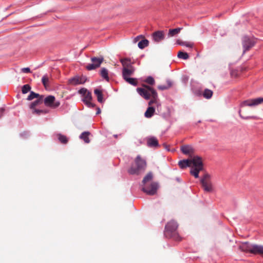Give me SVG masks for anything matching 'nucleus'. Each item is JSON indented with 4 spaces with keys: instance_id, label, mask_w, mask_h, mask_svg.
<instances>
[{
    "instance_id": "f257e3e1",
    "label": "nucleus",
    "mask_w": 263,
    "mask_h": 263,
    "mask_svg": "<svg viewBox=\"0 0 263 263\" xmlns=\"http://www.w3.org/2000/svg\"><path fill=\"white\" fill-rule=\"evenodd\" d=\"M153 174L149 172L143 178L142 181V190L148 195H154L156 194L158 184L156 182H152Z\"/></svg>"
},
{
    "instance_id": "f03ea898",
    "label": "nucleus",
    "mask_w": 263,
    "mask_h": 263,
    "mask_svg": "<svg viewBox=\"0 0 263 263\" xmlns=\"http://www.w3.org/2000/svg\"><path fill=\"white\" fill-rule=\"evenodd\" d=\"M190 161L191 166H192L190 173L195 178H198L199 172L204 170L202 158L198 156H196L193 157Z\"/></svg>"
},
{
    "instance_id": "7ed1b4c3",
    "label": "nucleus",
    "mask_w": 263,
    "mask_h": 263,
    "mask_svg": "<svg viewBox=\"0 0 263 263\" xmlns=\"http://www.w3.org/2000/svg\"><path fill=\"white\" fill-rule=\"evenodd\" d=\"M263 103V98H258L253 99H248L242 101L240 104V109L239 110V114L241 118L245 119H249L252 118L249 116H243L242 112L244 110V108L246 106L253 107L261 104Z\"/></svg>"
},
{
    "instance_id": "20e7f679",
    "label": "nucleus",
    "mask_w": 263,
    "mask_h": 263,
    "mask_svg": "<svg viewBox=\"0 0 263 263\" xmlns=\"http://www.w3.org/2000/svg\"><path fill=\"white\" fill-rule=\"evenodd\" d=\"M239 249L246 253H250L254 254H263V247L256 245H252L248 242L242 243L239 246Z\"/></svg>"
},
{
    "instance_id": "39448f33",
    "label": "nucleus",
    "mask_w": 263,
    "mask_h": 263,
    "mask_svg": "<svg viewBox=\"0 0 263 263\" xmlns=\"http://www.w3.org/2000/svg\"><path fill=\"white\" fill-rule=\"evenodd\" d=\"M135 163L136 167L131 166L128 171V172L131 175H139L143 172L146 168V163L145 161L139 156L137 157Z\"/></svg>"
},
{
    "instance_id": "423d86ee",
    "label": "nucleus",
    "mask_w": 263,
    "mask_h": 263,
    "mask_svg": "<svg viewBox=\"0 0 263 263\" xmlns=\"http://www.w3.org/2000/svg\"><path fill=\"white\" fill-rule=\"evenodd\" d=\"M178 224L177 222L174 220L168 222L165 228V235L166 237H173L176 240L178 239V234L177 232Z\"/></svg>"
},
{
    "instance_id": "0eeeda50",
    "label": "nucleus",
    "mask_w": 263,
    "mask_h": 263,
    "mask_svg": "<svg viewBox=\"0 0 263 263\" xmlns=\"http://www.w3.org/2000/svg\"><path fill=\"white\" fill-rule=\"evenodd\" d=\"M201 186L206 192H212L214 186L212 182V177L208 173H205L200 180Z\"/></svg>"
},
{
    "instance_id": "6e6552de",
    "label": "nucleus",
    "mask_w": 263,
    "mask_h": 263,
    "mask_svg": "<svg viewBox=\"0 0 263 263\" xmlns=\"http://www.w3.org/2000/svg\"><path fill=\"white\" fill-rule=\"evenodd\" d=\"M144 88H137V91L139 94L146 100H148L152 97V90H155L153 87L143 85Z\"/></svg>"
},
{
    "instance_id": "1a4fd4ad",
    "label": "nucleus",
    "mask_w": 263,
    "mask_h": 263,
    "mask_svg": "<svg viewBox=\"0 0 263 263\" xmlns=\"http://www.w3.org/2000/svg\"><path fill=\"white\" fill-rule=\"evenodd\" d=\"M104 59L103 57L96 58L92 57L91 59V64H89L86 66V69L88 70H91L100 67L101 64L103 62Z\"/></svg>"
},
{
    "instance_id": "9d476101",
    "label": "nucleus",
    "mask_w": 263,
    "mask_h": 263,
    "mask_svg": "<svg viewBox=\"0 0 263 263\" xmlns=\"http://www.w3.org/2000/svg\"><path fill=\"white\" fill-rule=\"evenodd\" d=\"M44 102L46 106L52 108H57L60 104L59 101L55 102V97L53 96H48L47 97L44 99Z\"/></svg>"
},
{
    "instance_id": "9b49d317",
    "label": "nucleus",
    "mask_w": 263,
    "mask_h": 263,
    "mask_svg": "<svg viewBox=\"0 0 263 263\" xmlns=\"http://www.w3.org/2000/svg\"><path fill=\"white\" fill-rule=\"evenodd\" d=\"M255 44V41L253 39H250L248 37H244L242 42L243 47V53L249 50Z\"/></svg>"
},
{
    "instance_id": "f8f14e48",
    "label": "nucleus",
    "mask_w": 263,
    "mask_h": 263,
    "mask_svg": "<svg viewBox=\"0 0 263 263\" xmlns=\"http://www.w3.org/2000/svg\"><path fill=\"white\" fill-rule=\"evenodd\" d=\"M86 81V79L84 77H75L69 80V84L76 85L81 84H84Z\"/></svg>"
},
{
    "instance_id": "ddd939ff",
    "label": "nucleus",
    "mask_w": 263,
    "mask_h": 263,
    "mask_svg": "<svg viewBox=\"0 0 263 263\" xmlns=\"http://www.w3.org/2000/svg\"><path fill=\"white\" fill-rule=\"evenodd\" d=\"M135 71L134 67H130L129 68H123L122 77L123 79H126L132 76Z\"/></svg>"
},
{
    "instance_id": "4468645a",
    "label": "nucleus",
    "mask_w": 263,
    "mask_h": 263,
    "mask_svg": "<svg viewBox=\"0 0 263 263\" xmlns=\"http://www.w3.org/2000/svg\"><path fill=\"white\" fill-rule=\"evenodd\" d=\"M153 40L156 42H159L164 39V34L162 31H157L153 33Z\"/></svg>"
},
{
    "instance_id": "2eb2a0df",
    "label": "nucleus",
    "mask_w": 263,
    "mask_h": 263,
    "mask_svg": "<svg viewBox=\"0 0 263 263\" xmlns=\"http://www.w3.org/2000/svg\"><path fill=\"white\" fill-rule=\"evenodd\" d=\"M52 80V78L51 74H45L43 76L42 82L46 89L49 87Z\"/></svg>"
},
{
    "instance_id": "dca6fc26",
    "label": "nucleus",
    "mask_w": 263,
    "mask_h": 263,
    "mask_svg": "<svg viewBox=\"0 0 263 263\" xmlns=\"http://www.w3.org/2000/svg\"><path fill=\"white\" fill-rule=\"evenodd\" d=\"M147 145L150 147H157L159 146L158 140L154 137L147 138Z\"/></svg>"
},
{
    "instance_id": "f3484780",
    "label": "nucleus",
    "mask_w": 263,
    "mask_h": 263,
    "mask_svg": "<svg viewBox=\"0 0 263 263\" xmlns=\"http://www.w3.org/2000/svg\"><path fill=\"white\" fill-rule=\"evenodd\" d=\"M181 151L185 155H191L194 152L193 148L191 146L187 145L182 146L181 147Z\"/></svg>"
},
{
    "instance_id": "a211bd4d",
    "label": "nucleus",
    "mask_w": 263,
    "mask_h": 263,
    "mask_svg": "<svg viewBox=\"0 0 263 263\" xmlns=\"http://www.w3.org/2000/svg\"><path fill=\"white\" fill-rule=\"evenodd\" d=\"M152 97L151 100L148 102V105L151 106L153 104H156L158 105V97L157 92L155 90H152Z\"/></svg>"
},
{
    "instance_id": "6ab92c4d",
    "label": "nucleus",
    "mask_w": 263,
    "mask_h": 263,
    "mask_svg": "<svg viewBox=\"0 0 263 263\" xmlns=\"http://www.w3.org/2000/svg\"><path fill=\"white\" fill-rule=\"evenodd\" d=\"M178 165L181 168H185L186 167L191 166L190 159H184L181 160L178 162Z\"/></svg>"
},
{
    "instance_id": "aec40b11",
    "label": "nucleus",
    "mask_w": 263,
    "mask_h": 263,
    "mask_svg": "<svg viewBox=\"0 0 263 263\" xmlns=\"http://www.w3.org/2000/svg\"><path fill=\"white\" fill-rule=\"evenodd\" d=\"M120 62L122 63L123 68H129L133 67L131 63V61L128 58H124L120 59Z\"/></svg>"
},
{
    "instance_id": "412c9836",
    "label": "nucleus",
    "mask_w": 263,
    "mask_h": 263,
    "mask_svg": "<svg viewBox=\"0 0 263 263\" xmlns=\"http://www.w3.org/2000/svg\"><path fill=\"white\" fill-rule=\"evenodd\" d=\"M155 111V109L153 107L149 106L147 108L146 111L145 112V114H144L145 117L146 118H148L152 117L153 116Z\"/></svg>"
},
{
    "instance_id": "4be33fe9",
    "label": "nucleus",
    "mask_w": 263,
    "mask_h": 263,
    "mask_svg": "<svg viewBox=\"0 0 263 263\" xmlns=\"http://www.w3.org/2000/svg\"><path fill=\"white\" fill-rule=\"evenodd\" d=\"M43 96H41V97L37 98L36 101H34L30 104V108L32 110L34 109L35 106L43 102Z\"/></svg>"
},
{
    "instance_id": "5701e85b",
    "label": "nucleus",
    "mask_w": 263,
    "mask_h": 263,
    "mask_svg": "<svg viewBox=\"0 0 263 263\" xmlns=\"http://www.w3.org/2000/svg\"><path fill=\"white\" fill-rule=\"evenodd\" d=\"M94 93L97 97V100L98 102L100 103L103 102V98L102 91L99 89H95L94 90Z\"/></svg>"
},
{
    "instance_id": "b1692460",
    "label": "nucleus",
    "mask_w": 263,
    "mask_h": 263,
    "mask_svg": "<svg viewBox=\"0 0 263 263\" xmlns=\"http://www.w3.org/2000/svg\"><path fill=\"white\" fill-rule=\"evenodd\" d=\"M90 133L88 132H83L80 135V138L81 139L83 140L86 143H89L90 142V140L89 139V136L90 135Z\"/></svg>"
},
{
    "instance_id": "393cba45",
    "label": "nucleus",
    "mask_w": 263,
    "mask_h": 263,
    "mask_svg": "<svg viewBox=\"0 0 263 263\" xmlns=\"http://www.w3.org/2000/svg\"><path fill=\"white\" fill-rule=\"evenodd\" d=\"M57 137L59 141L62 144H65L68 141L67 137L66 136L63 135L61 134H57Z\"/></svg>"
},
{
    "instance_id": "a878e982",
    "label": "nucleus",
    "mask_w": 263,
    "mask_h": 263,
    "mask_svg": "<svg viewBox=\"0 0 263 263\" xmlns=\"http://www.w3.org/2000/svg\"><path fill=\"white\" fill-rule=\"evenodd\" d=\"M101 76L107 81H109L108 71L105 68H102L100 71Z\"/></svg>"
},
{
    "instance_id": "bb28decb",
    "label": "nucleus",
    "mask_w": 263,
    "mask_h": 263,
    "mask_svg": "<svg viewBox=\"0 0 263 263\" xmlns=\"http://www.w3.org/2000/svg\"><path fill=\"white\" fill-rule=\"evenodd\" d=\"M149 42L146 39H144L138 43V47L140 49H143L148 45Z\"/></svg>"
},
{
    "instance_id": "cd10ccee",
    "label": "nucleus",
    "mask_w": 263,
    "mask_h": 263,
    "mask_svg": "<svg viewBox=\"0 0 263 263\" xmlns=\"http://www.w3.org/2000/svg\"><path fill=\"white\" fill-rule=\"evenodd\" d=\"M124 80L126 82H127L128 83H129L133 86H137L138 85V81H137V79H136V78H132L128 77Z\"/></svg>"
},
{
    "instance_id": "c85d7f7f",
    "label": "nucleus",
    "mask_w": 263,
    "mask_h": 263,
    "mask_svg": "<svg viewBox=\"0 0 263 263\" xmlns=\"http://www.w3.org/2000/svg\"><path fill=\"white\" fill-rule=\"evenodd\" d=\"M213 95V91L209 89H205L203 93V96L206 99H210Z\"/></svg>"
},
{
    "instance_id": "c756f323",
    "label": "nucleus",
    "mask_w": 263,
    "mask_h": 263,
    "mask_svg": "<svg viewBox=\"0 0 263 263\" xmlns=\"http://www.w3.org/2000/svg\"><path fill=\"white\" fill-rule=\"evenodd\" d=\"M177 56L178 58L183 60H187L189 58V55L186 52H184L181 51H179L178 52Z\"/></svg>"
},
{
    "instance_id": "7c9ffc66",
    "label": "nucleus",
    "mask_w": 263,
    "mask_h": 263,
    "mask_svg": "<svg viewBox=\"0 0 263 263\" xmlns=\"http://www.w3.org/2000/svg\"><path fill=\"white\" fill-rule=\"evenodd\" d=\"M180 30L181 29L180 28H177L173 29H170L168 32V36H174L175 35L178 34L180 32Z\"/></svg>"
},
{
    "instance_id": "2f4dec72",
    "label": "nucleus",
    "mask_w": 263,
    "mask_h": 263,
    "mask_svg": "<svg viewBox=\"0 0 263 263\" xmlns=\"http://www.w3.org/2000/svg\"><path fill=\"white\" fill-rule=\"evenodd\" d=\"M41 96L39 93H35L33 91H31L30 95L28 96L27 100H31L34 98H39Z\"/></svg>"
},
{
    "instance_id": "473e14b6",
    "label": "nucleus",
    "mask_w": 263,
    "mask_h": 263,
    "mask_svg": "<svg viewBox=\"0 0 263 263\" xmlns=\"http://www.w3.org/2000/svg\"><path fill=\"white\" fill-rule=\"evenodd\" d=\"M31 89V87L29 84H25L22 87V91L23 93H26Z\"/></svg>"
},
{
    "instance_id": "72a5a7b5",
    "label": "nucleus",
    "mask_w": 263,
    "mask_h": 263,
    "mask_svg": "<svg viewBox=\"0 0 263 263\" xmlns=\"http://www.w3.org/2000/svg\"><path fill=\"white\" fill-rule=\"evenodd\" d=\"M92 100V96L90 92H88V93H86L84 96V98L83 99V101H91Z\"/></svg>"
},
{
    "instance_id": "f704fd0d",
    "label": "nucleus",
    "mask_w": 263,
    "mask_h": 263,
    "mask_svg": "<svg viewBox=\"0 0 263 263\" xmlns=\"http://www.w3.org/2000/svg\"><path fill=\"white\" fill-rule=\"evenodd\" d=\"M177 43L180 45L185 46L188 47H192L193 46L192 44L190 43L184 42L181 41L180 40H178L177 41Z\"/></svg>"
},
{
    "instance_id": "c9c22d12",
    "label": "nucleus",
    "mask_w": 263,
    "mask_h": 263,
    "mask_svg": "<svg viewBox=\"0 0 263 263\" xmlns=\"http://www.w3.org/2000/svg\"><path fill=\"white\" fill-rule=\"evenodd\" d=\"M33 114H36L37 115H40L41 114H45L48 112V111L46 110H42V109H34L32 110Z\"/></svg>"
},
{
    "instance_id": "e433bc0d",
    "label": "nucleus",
    "mask_w": 263,
    "mask_h": 263,
    "mask_svg": "<svg viewBox=\"0 0 263 263\" xmlns=\"http://www.w3.org/2000/svg\"><path fill=\"white\" fill-rule=\"evenodd\" d=\"M145 82L148 83V84L152 85H154L155 83V80L153 77L149 76L146 79Z\"/></svg>"
},
{
    "instance_id": "4c0bfd02",
    "label": "nucleus",
    "mask_w": 263,
    "mask_h": 263,
    "mask_svg": "<svg viewBox=\"0 0 263 263\" xmlns=\"http://www.w3.org/2000/svg\"><path fill=\"white\" fill-rule=\"evenodd\" d=\"M83 102L89 107H93L95 106L91 102V101H84Z\"/></svg>"
},
{
    "instance_id": "58836bf2",
    "label": "nucleus",
    "mask_w": 263,
    "mask_h": 263,
    "mask_svg": "<svg viewBox=\"0 0 263 263\" xmlns=\"http://www.w3.org/2000/svg\"><path fill=\"white\" fill-rule=\"evenodd\" d=\"M88 91H87V90L86 89H85V88H82V89H80L79 91V92L80 94H83L84 96L86 93H88Z\"/></svg>"
},
{
    "instance_id": "ea45409f",
    "label": "nucleus",
    "mask_w": 263,
    "mask_h": 263,
    "mask_svg": "<svg viewBox=\"0 0 263 263\" xmlns=\"http://www.w3.org/2000/svg\"><path fill=\"white\" fill-rule=\"evenodd\" d=\"M158 88L159 90H163L168 89V87L166 85H159L158 86Z\"/></svg>"
},
{
    "instance_id": "a19ab883",
    "label": "nucleus",
    "mask_w": 263,
    "mask_h": 263,
    "mask_svg": "<svg viewBox=\"0 0 263 263\" xmlns=\"http://www.w3.org/2000/svg\"><path fill=\"white\" fill-rule=\"evenodd\" d=\"M22 71L24 73H28L30 72V69L29 68H23L22 69Z\"/></svg>"
},
{
    "instance_id": "79ce46f5",
    "label": "nucleus",
    "mask_w": 263,
    "mask_h": 263,
    "mask_svg": "<svg viewBox=\"0 0 263 263\" xmlns=\"http://www.w3.org/2000/svg\"><path fill=\"white\" fill-rule=\"evenodd\" d=\"M173 85V83L171 80H167V85L166 86L168 87V89L170 87H171Z\"/></svg>"
},
{
    "instance_id": "37998d69",
    "label": "nucleus",
    "mask_w": 263,
    "mask_h": 263,
    "mask_svg": "<svg viewBox=\"0 0 263 263\" xmlns=\"http://www.w3.org/2000/svg\"><path fill=\"white\" fill-rule=\"evenodd\" d=\"M4 109L3 108H1L0 109V118L3 116V113L4 112Z\"/></svg>"
},
{
    "instance_id": "c03bdc74",
    "label": "nucleus",
    "mask_w": 263,
    "mask_h": 263,
    "mask_svg": "<svg viewBox=\"0 0 263 263\" xmlns=\"http://www.w3.org/2000/svg\"><path fill=\"white\" fill-rule=\"evenodd\" d=\"M101 112V110L99 108H97V111L96 112L97 115L99 114Z\"/></svg>"
},
{
    "instance_id": "a18cd8bd",
    "label": "nucleus",
    "mask_w": 263,
    "mask_h": 263,
    "mask_svg": "<svg viewBox=\"0 0 263 263\" xmlns=\"http://www.w3.org/2000/svg\"><path fill=\"white\" fill-rule=\"evenodd\" d=\"M142 37V35H139V36H137V37L135 39L136 40V41L139 40L140 38H141Z\"/></svg>"
},
{
    "instance_id": "49530a36",
    "label": "nucleus",
    "mask_w": 263,
    "mask_h": 263,
    "mask_svg": "<svg viewBox=\"0 0 263 263\" xmlns=\"http://www.w3.org/2000/svg\"><path fill=\"white\" fill-rule=\"evenodd\" d=\"M114 137L117 138L118 137V135H114Z\"/></svg>"
}]
</instances>
